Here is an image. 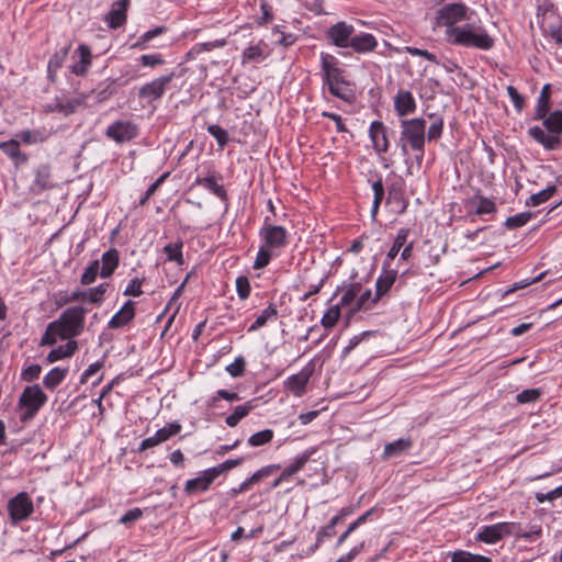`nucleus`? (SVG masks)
Returning a JSON list of instances; mask_svg holds the SVG:
<instances>
[{"label": "nucleus", "mask_w": 562, "mask_h": 562, "mask_svg": "<svg viewBox=\"0 0 562 562\" xmlns=\"http://www.w3.org/2000/svg\"><path fill=\"white\" fill-rule=\"evenodd\" d=\"M254 408L251 402H247L243 405H238L234 408V412L228 415L225 419V423L229 427H236L238 423L246 417L250 411Z\"/></svg>", "instance_id": "nucleus-33"}, {"label": "nucleus", "mask_w": 562, "mask_h": 562, "mask_svg": "<svg viewBox=\"0 0 562 562\" xmlns=\"http://www.w3.org/2000/svg\"><path fill=\"white\" fill-rule=\"evenodd\" d=\"M451 562H492V559L469 551L458 550L452 553Z\"/></svg>", "instance_id": "nucleus-37"}, {"label": "nucleus", "mask_w": 562, "mask_h": 562, "mask_svg": "<svg viewBox=\"0 0 562 562\" xmlns=\"http://www.w3.org/2000/svg\"><path fill=\"white\" fill-rule=\"evenodd\" d=\"M468 8L463 3H451L437 11L436 25L456 29V24L463 21L467 16Z\"/></svg>", "instance_id": "nucleus-7"}, {"label": "nucleus", "mask_w": 562, "mask_h": 562, "mask_svg": "<svg viewBox=\"0 0 562 562\" xmlns=\"http://www.w3.org/2000/svg\"><path fill=\"white\" fill-rule=\"evenodd\" d=\"M181 425L177 422L170 423L166 425L165 427L157 430L160 438L164 440H168L170 437L176 436L180 432Z\"/></svg>", "instance_id": "nucleus-55"}, {"label": "nucleus", "mask_w": 562, "mask_h": 562, "mask_svg": "<svg viewBox=\"0 0 562 562\" xmlns=\"http://www.w3.org/2000/svg\"><path fill=\"white\" fill-rule=\"evenodd\" d=\"M378 46V42L372 34L362 33L360 35H352L349 47L356 53H369L373 52Z\"/></svg>", "instance_id": "nucleus-22"}, {"label": "nucleus", "mask_w": 562, "mask_h": 562, "mask_svg": "<svg viewBox=\"0 0 562 562\" xmlns=\"http://www.w3.org/2000/svg\"><path fill=\"white\" fill-rule=\"evenodd\" d=\"M315 452L314 449H308L302 454L297 456L293 462L281 472V480H288L290 476L301 471Z\"/></svg>", "instance_id": "nucleus-28"}, {"label": "nucleus", "mask_w": 562, "mask_h": 562, "mask_svg": "<svg viewBox=\"0 0 562 562\" xmlns=\"http://www.w3.org/2000/svg\"><path fill=\"white\" fill-rule=\"evenodd\" d=\"M413 441L411 438H400L393 442H389L384 446L382 458L384 460L395 458L411 449Z\"/></svg>", "instance_id": "nucleus-25"}, {"label": "nucleus", "mask_w": 562, "mask_h": 562, "mask_svg": "<svg viewBox=\"0 0 562 562\" xmlns=\"http://www.w3.org/2000/svg\"><path fill=\"white\" fill-rule=\"evenodd\" d=\"M130 0H120L113 3L111 10L105 16V21L111 29L121 27L126 22V11Z\"/></svg>", "instance_id": "nucleus-19"}, {"label": "nucleus", "mask_w": 562, "mask_h": 562, "mask_svg": "<svg viewBox=\"0 0 562 562\" xmlns=\"http://www.w3.org/2000/svg\"><path fill=\"white\" fill-rule=\"evenodd\" d=\"M540 120L548 133L540 126H532L528 130V135L547 150L559 148L562 145V111L549 112Z\"/></svg>", "instance_id": "nucleus-3"}, {"label": "nucleus", "mask_w": 562, "mask_h": 562, "mask_svg": "<svg viewBox=\"0 0 562 562\" xmlns=\"http://www.w3.org/2000/svg\"><path fill=\"white\" fill-rule=\"evenodd\" d=\"M408 232L406 229H400L392 247L390 248L386 259L390 263L392 260L395 259V257L398 255L401 248L404 246L407 239Z\"/></svg>", "instance_id": "nucleus-42"}, {"label": "nucleus", "mask_w": 562, "mask_h": 562, "mask_svg": "<svg viewBox=\"0 0 562 562\" xmlns=\"http://www.w3.org/2000/svg\"><path fill=\"white\" fill-rule=\"evenodd\" d=\"M245 359L243 357H237L233 363L226 367V371L233 376V378H239L243 376L245 373Z\"/></svg>", "instance_id": "nucleus-54"}, {"label": "nucleus", "mask_w": 562, "mask_h": 562, "mask_svg": "<svg viewBox=\"0 0 562 562\" xmlns=\"http://www.w3.org/2000/svg\"><path fill=\"white\" fill-rule=\"evenodd\" d=\"M311 375L312 370L303 369L301 372L290 375L284 382V386L295 396H302L305 393Z\"/></svg>", "instance_id": "nucleus-18"}, {"label": "nucleus", "mask_w": 562, "mask_h": 562, "mask_svg": "<svg viewBox=\"0 0 562 562\" xmlns=\"http://www.w3.org/2000/svg\"><path fill=\"white\" fill-rule=\"evenodd\" d=\"M183 243L178 240L177 243L167 244L164 247V252L167 255V260L175 261L178 265L183 263V255H182Z\"/></svg>", "instance_id": "nucleus-36"}, {"label": "nucleus", "mask_w": 562, "mask_h": 562, "mask_svg": "<svg viewBox=\"0 0 562 562\" xmlns=\"http://www.w3.org/2000/svg\"><path fill=\"white\" fill-rule=\"evenodd\" d=\"M271 254L266 247H260L254 262V269L259 270L267 267L270 262Z\"/></svg>", "instance_id": "nucleus-56"}, {"label": "nucleus", "mask_w": 562, "mask_h": 562, "mask_svg": "<svg viewBox=\"0 0 562 562\" xmlns=\"http://www.w3.org/2000/svg\"><path fill=\"white\" fill-rule=\"evenodd\" d=\"M476 540L490 544L499 541L501 537L496 524L482 527V529L476 535Z\"/></svg>", "instance_id": "nucleus-38"}, {"label": "nucleus", "mask_w": 562, "mask_h": 562, "mask_svg": "<svg viewBox=\"0 0 562 562\" xmlns=\"http://www.w3.org/2000/svg\"><path fill=\"white\" fill-rule=\"evenodd\" d=\"M266 58L261 43L250 45L243 52V64L247 61L260 63Z\"/></svg>", "instance_id": "nucleus-40"}, {"label": "nucleus", "mask_w": 562, "mask_h": 562, "mask_svg": "<svg viewBox=\"0 0 562 562\" xmlns=\"http://www.w3.org/2000/svg\"><path fill=\"white\" fill-rule=\"evenodd\" d=\"M355 33V27L344 21L333 24L326 31V37L330 43L340 48L349 47L350 40Z\"/></svg>", "instance_id": "nucleus-11"}, {"label": "nucleus", "mask_w": 562, "mask_h": 562, "mask_svg": "<svg viewBox=\"0 0 562 562\" xmlns=\"http://www.w3.org/2000/svg\"><path fill=\"white\" fill-rule=\"evenodd\" d=\"M361 290V284L360 283H352L349 289H347L345 291V293L342 294L341 299H340V302L337 304V305H340V308L342 306H348L350 305L357 297L358 293L360 292Z\"/></svg>", "instance_id": "nucleus-52"}, {"label": "nucleus", "mask_w": 562, "mask_h": 562, "mask_svg": "<svg viewBox=\"0 0 562 562\" xmlns=\"http://www.w3.org/2000/svg\"><path fill=\"white\" fill-rule=\"evenodd\" d=\"M138 134L137 125L131 121H115L108 126L105 135L116 143H125Z\"/></svg>", "instance_id": "nucleus-10"}, {"label": "nucleus", "mask_w": 562, "mask_h": 562, "mask_svg": "<svg viewBox=\"0 0 562 562\" xmlns=\"http://www.w3.org/2000/svg\"><path fill=\"white\" fill-rule=\"evenodd\" d=\"M273 439V431L271 429H265L251 435L248 439V443L251 447H260L269 443Z\"/></svg>", "instance_id": "nucleus-48"}, {"label": "nucleus", "mask_w": 562, "mask_h": 562, "mask_svg": "<svg viewBox=\"0 0 562 562\" xmlns=\"http://www.w3.org/2000/svg\"><path fill=\"white\" fill-rule=\"evenodd\" d=\"M401 127L398 146L401 147L402 155H408V147L414 151H420L422 146H425L426 121L420 117L402 120Z\"/></svg>", "instance_id": "nucleus-4"}, {"label": "nucleus", "mask_w": 562, "mask_h": 562, "mask_svg": "<svg viewBox=\"0 0 562 562\" xmlns=\"http://www.w3.org/2000/svg\"><path fill=\"white\" fill-rule=\"evenodd\" d=\"M67 53H68V49L63 48L53 55V57L48 61L49 74H52L53 71H56L58 68L61 67V65L67 56Z\"/></svg>", "instance_id": "nucleus-57"}, {"label": "nucleus", "mask_w": 562, "mask_h": 562, "mask_svg": "<svg viewBox=\"0 0 562 562\" xmlns=\"http://www.w3.org/2000/svg\"><path fill=\"white\" fill-rule=\"evenodd\" d=\"M278 469H280V465L279 464H270V465H266L261 469H259L258 471H256L255 473H252L249 477H248V481L250 482L251 485L254 484H257L259 483L261 480L270 476L273 472H276Z\"/></svg>", "instance_id": "nucleus-50"}, {"label": "nucleus", "mask_w": 562, "mask_h": 562, "mask_svg": "<svg viewBox=\"0 0 562 562\" xmlns=\"http://www.w3.org/2000/svg\"><path fill=\"white\" fill-rule=\"evenodd\" d=\"M33 503L25 492L19 493L8 504V510L13 524L25 520L33 513Z\"/></svg>", "instance_id": "nucleus-9"}, {"label": "nucleus", "mask_w": 562, "mask_h": 562, "mask_svg": "<svg viewBox=\"0 0 562 562\" xmlns=\"http://www.w3.org/2000/svg\"><path fill=\"white\" fill-rule=\"evenodd\" d=\"M321 65L323 80L330 94L347 103L353 102L355 93L344 76V70L338 67L337 58L330 54L322 53Z\"/></svg>", "instance_id": "nucleus-1"}, {"label": "nucleus", "mask_w": 562, "mask_h": 562, "mask_svg": "<svg viewBox=\"0 0 562 562\" xmlns=\"http://www.w3.org/2000/svg\"><path fill=\"white\" fill-rule=\"evenodd\" d=\"M369 135L376 153L382 154L389 150L386 127L381 121H373L371 123Z\"/></svg>", "instance_id": "nucleus-16"}, {"label": "nucleus", "mask_w": 562, "mask_h": 562, "mask_svg": "<svg viewBox=\"0 0 562 562\" xmlns=\"http://www.w3.org/2000/svg\"><path fill=\"white\" fill-rule=\"evenodd\" d=\"M541 394L540 389H527L517 394L516 401L519 404L535 403L540 398Z\"/></svg>", "instance_id": "nucleus-51"}, {"label": "nucleus", "mask_w": 562, "mask_h": 562, "mask_svg": "<svg viewBox=\"0 0 562 562\" xmlns=\"http://www.w3.org/2000/svg\"><path fill=\"white\" fill-rule=\"evenodd\" d=\"M67 374V369L53 368L43 379V384L48 390L57 387Z\"/></svg>", "instance_id": "nucleus-32"}, {"label": "nucleus", "mask_w": 562, "mask_h": 562, "mask_svg": "<svg viewBox=\"0 0 562 562\" xmlns=\"http://www.w3.org/2000/svg\"><path fill=\"white\" fill-rule=\"evenodd\" d=\"M102 267L100 276L109 278L113 274L120 262V252L116 248H110L101 257Z\"/></svg>", "instance_id": "nucleus-23"}, {"label": "nucleus", "mask_w": 562, "mask_h": 562, "mask_svg": "<svg viewBox=\"0 0 562 562\" xmlns=\"http://www.w3.org/2000/svg\"><path fill=\"white\" fill-rule=\"evenodd\" d=\"M87 312L88 310L81 305L68 307L61 312L55 322L63 333V340L75 339L81 335Z\"/></svg>", "instance_id": "nucleus-5"}, {"label": "nucleus", "mask_w": 562, "mask_h": 562, "mask_svg": "<svg viewBox=\"0 0 562 562\" xmlns=\"http://www.w3.org/2000/svg\"><path fill=\"white\" fill-rule=\"evenodd\" d=\"M465 207H473V211L469 212V215H487L494 214L497 211L496 204L492 199L483 196L477 191L472 198L464 201Z\"/></svg>", "instance_id": "nucleus-14"}, {"label": "nucleus", "mask_w": 562, "mask_h": 562, "mask_svg": "<svg viewBox=\"0 0 562 562\" xmlns=\"http://www.w3.org/2000/svg\"><path fill=\"white\" fill-rule=\"evenodd\" d=\"M397 279V271L390 268V262L384 260L382 273L375 282V295L372 303H376L383 295H385Z\"/></svg>", "instance_id": "nucleus-13"}, {"label": "nucleus", "mask_w": 562, "mask_h": 562, "mask_svg": "<svg viewBox=\"0 0 562 562\" xmlns=\"http://www.w3.org/2000/svg\"><path fill=\"white\" fill-rule=\"evenodd\" d=\"M78 349V342L75 339L67 340L63 346L52 349L46 357L48 363L71 357Z\"/></svg>", "instance_id": "nucleus-27"}, {"label": "nucleus", "mask_w": 562, "mask_h": 562, "mask_svg": "<svg viewBox=\"0 0 562 562\" xmlns=\"http://www.w3.org/2000/svg\"><path fill=\"white\" fill-rule=\"evenodd\" d=\"M140 63L145 67H155L162 65L165 60L160 54L142 55Z\"/></svg>", "instance_id": "nucleus-63"}, {"label": "nucleus", "mask_w": 562, "mask_h": 562, "mask_svg": "<svg viewBox=\"0 0 562 562\" xmlns=\"http://www.w3.org/2000/svg\"><path fill=\"white\" fill-rule=\"evenodd\" d=\"M372 190H373L374 196H373L371 216L374 220L379 212L381 202L383 201L384 194H385L384 186H383V182L381 179H378L376 181H374L372 183Z\"/></svg>", "instance_id": "nucleus-39"}, {"label": "nucleus", "mask_w": 562, "mask_h": 562, "mask_svg": "<svg viewBox=\"0 0 562 562\" xmlns=\"http://www.w3.org/2000/svg\"><path fill=\"white\" fill-rule=\"evenodd\" d=\"M278 315L277 306L270 303L256 321L249 326L248 331H255L260 327L265 326L270 318H276Z\"/></svg>", "instance_id": "nucleus-35"}, {"label": "nucleus", "mask_w": 562, "mask_h": 562, "mask_svg": "<svg viewBox=\"0 0 562 562\" xmlns=\"http://www.w3.org/2000/svg\"><path fill=\"white\" fill-rule=\"evenodd\" d=\"M46 401L47 396L38 384L26 386L19 398L21 422L33 419Z\"/></svg>", "instance_id": "nucleus-6"}, {"label": "nucleus", "mask_w": 562, "mask_h": 562, "mask_svg": "<svg viewBox=\"0 0 562 562\" xmlns=\"http://www.w3.org/2000/svg\"><path fill=\"white\" fill-rule=\"evenodd\" d=\"M16 137H19L26 145H34L44 143L49 137V132H47L45 128L26 130L21 131Z\"/></svg>", "instance_id": "nucleus-31"}, {"label": "nucleus", "mask_w": 562, "mask_h": 562, "mask_svg": "<svg viewBox=\"0 0 562 562\" xmlns=\"http://www.w3.org/2000/svg\"><path fill=\"white\" fill-rule=\"evenodd\" d=\"M429 117L434 120L427 131V139L431 142L438 139L441 136L443 130V120L441 116H437L435 114H430Z\"/></svg>", "instance_id": "nucleus-47"}, {"label": "nucleus", "mask_w": 562, "mask_h": 562, "mask_svg": "<svg viewBox=\"0 0 562 562\" xmlns=\"http://www.w3.org/2000/svg\"><path fill=\"white\" fill-rule=\"evenodd\" d=\"M550 111V85L547 83L542 87L540 95L537 100L533 120H540L546 116Z\"/></svg>", "instance_id": "nucleus-30"}, {"label": "nucleus", "mask_w": 562, "mask_h": 562, "mask_svg": "<svg viewBox=\"0 0 562 562\" xmlns=\"http://www.w3.org/2000/svg\"><path fill=\"white\" fill-rule=\"evenodd\" d=\"M173 78L175 72H170L143 85L138 90V97L149 103L160 99Z\"/></svg>", "instance_id": "nucleus-8"}, {"label": "nucleus", "mask_w": 562, "mask_h": 562, "mask_svg": "<svg viewBox=\"0 0 562 562\" xmlns=\"http://www.w3.org/2000/svg\"><path fill=\"white\" fill-rule=\"evenodd\" d=\"M142 283L143 281L139 280L138 278L132 279L126 289L124 290L123 294L128 296H139L143 293Z\"/></svg>", "instance_id": "nucleus-62"}, {"label": "nucleus", "mask_w": 562, "mask_h": 562, "mask_svg": "<svg viewBox=\"0 0 562 562\" xmlns=\"http://www.w3.org/2000/svg\"><path fill=\"white\" fill-rule=\"evenodd\" d=\"M196 183L203 186L204 188L210 190L212 193H214L220 199L226 200L227 194H226L224 187L218 184L214 177H206V178L198 179Z\"/></svg>", "instance_id": "nucleus-41"}, {"label": "nucleus", "mask_w": 562, "mask_h": 562, "mask_svg": "<svg viewBox=\"0 0 562 562\" xmlns=\"http://www.w3.org/2000/svg\"><path fill=\"white\" fill-rule=\"evenodd\" d=\"M335 527L336 524H333L331 520H329L326 526L321 527L316 533L317 542H324L326 539L333 537L336 533Z\"/></svg>", "instance_id": "nucleus-61"}, {"label": "nucleus", "mask_w": 562, "mask_h": 562, "mask_svg": "<svg viewBox=\"0 0 562 562\" xmlns=\"http://www.w3.org/2000/svg\"><path fill=\"white\" fill-rule=\"evenodd\" d=\"M207 132L216 139L220 148H224L228 143V133L217 124L207 126Z\"/></svg>", "instance_id": "nucleus-49"}, {"label": "nucleus", "mask_w": 562, "mask_h": 562, "mask_svg": "<svg viewBox=\"0 0 562 562\" xmlns=\"http://www.w3.org/2000/svg\"><path fill=\"white\" fill-rule=\"evenodd\" d=\"M135 317V303L127 301L123 307L116 312L110 319L108 327L111 329H117L127 325Z\"/></svg>", "instance_id": "nucleus-21"}, {"label": "nucleus", "mask_w": 562, "mask_h": 562, "mask_svg": "<svg viewBox=\"0 0 562 562\" xmlns=\"http://www.w3.org/2000/svg\"><path fill=\"white\" fill-rule=\"evenodd\" d=\"M100 270L101 269L99 260H93L92 262H90V265L85 269L80 278L81 284L89 285L93 283Z\"/></svg>", "instance_id": "nucleus-46"}, {"label": "nucleus", "mask_w": 562, "mask_h": 562, "mask_svg": "<svg viewBox=\"0 0 562 562\" xmlns=\"http://www.w3.org/2000/svg\"><path fill=\"white\" fill-rule=\"evenodd\" d=\"M448 41L458 46L490 50L494 46V38L481 25L464 24L456 29H447Z\"/></svg>", "instance_id": "nucleus-2"}, {"label": "nucleus", "mask_w": 562, "mask_h": 562, "mask_svg": "<svg viewBox=\"0 0 562 562\" xmlns=\"http://www.w3.org/2000/svg\"><path fill=\"white\" fill-rule=\"evenodd\" d=\"M394 109L398 116H407L416 111V101L408 90H400L394 98Z\"/></svg>", "instance_id": "nucleus-17"}, {"label": "nucleus", "mask_w": 562, "mask_h": 562, "mask_svg": "<svg viewBox=\"0 0 562 562\" xmlns=\"http://www.w3.org/2000/svg\"><path fill=\"white\" fill-rule=\"evenodd\" d=\"M78 60L71 66V71L78 76H82L87 72L91 65V50L90 48L81 44L77 49Z\"/></svg>", "instance_id": "nucleus-26"}, {"label": "nucleus", "mask_w": 562, "mask_h": 562, "mask_svg": "<svg viewBox=\"0 0 562 562\" xmlns=\"http://www.w3.org/2000/svg\"><path fill=\"white\" fill-rule=\"evenodd\" d=\"M161 442H164V440L160 438V436L156 431L154 436L148 437V438L142 440V442H140L139 447H138V452H143V451H145L147 449L156 447V446H158Z\"/></svg>", "instance_id": "nucleus-64"}, {"label": "nucleus", "mask_w": 562, "mask_h": 562, "mask_svg": "<svg viewBox=\"0 0 562 562\" xmlns=\"http://www.w3.org/2000/svg\"><path fill=\"white\" fill-rule=\"evenodd\" d=\"M340 305H333L329 307L322 317V325L325 328H333L340 318Z\"/></svg>", "instance_id": "nucleus-45"}, {"label": "nucleus", "mask_w": 562, "mask_h": 562, "mask_svg": "<svg viewBox=\"0 0 562 562\" xmlns=\"http://www.w3.org/2000/svg\"><path fill=\"white\" fill-rule=\"evenodd\" d=\"M236 290H237L238 296L241 300H245L249 296L250 283H249V280L247 277L241 276L236 279Z\"/></svg>", "instance_id": "nucleus-58"}, {"label": "nucleus", "mask_w": 562, "mask_h": 562, "mask_svg": "<svg viewBox=\"0 0 562 562\" xmlns=\"http://www.w3.org/2000/svg\"><path fill=\"white\" fill-rule=\"evenodd\" d=\"M261 235L266 245L270 248H280L286 244L288 232L283 226L266 225L261 231Z\"/></svg>", "instance_id": "nucleus-15"}, {"label": "nucleus", "mask_w": 562, "mask_h": 562, "mask_svg": "<svg viewBox=\"0 0 562 562\" xmlns=\"http://www.w3.org/2000/svg\"><path fill=\"white\" fill-rule=\"evenodd\" d=\"M557 192L555 186H549L544 190L531 194L529 200L526 202L527 205L538 206L544 202H547L554 193Z\"/></svg>", "instance_id": "nucleus-43"}, {"label": "nucleus", "mask_w": 562, "mask_h": 562, "mask_svg": "<svg viewBox=\"0 0 562 562\" xmlns=\"http://www.w3.org/2000/svg\"><path fill=\"white\" fill-rule=\"evenodd\" d=\"M215 479L216 476L213 474L212 469H207L203 471L200 476L188 480L184 486V491L188 494L205 492L209 490Z\"/></svg>", "instance_id": "nucleus-20"}, {"label": "nucleus", "mask_w": 562, "mask_h": 562, "mask_svg": "<svg viewBox=\"0 0 562 562\" xmlns=\"http://www.w3.org/2000/svg\"><path fill=\"white\" fill-rule=\"evenodd\" d=\"M533 217V213L531 212H522L518 213L514 216H509L505 221V226L508 229H516L526 225Z\"/></svg>", "instance_id": "nucleus-44"}, {"label": "nucleus", "mask_w": 562, "mask_h": 562, "mask_svg": "<svg viewBox=\"0 0 562 562\" xmlns=\"http://www.w3.org/2000/svg\"><path fill=\"white\" fill-rule=\"evenodd\" d=\"M41 372L42 368L40 364H31L22 371L21 379L25 382H32L38 379Z\"/></svg>", "instance_id": "nucleus-60"}, {"label": "nucleus", "mask_w": 562, "mask_h": 562, "mask_svg": "<svg viewBox=\"0 0 562 562\" xmlns=\"http://www.w3.org/2000/svg\"><path fill=\"white\" fill-rule=\"evenodd\" d=\"M57 338L63 339V333L54 321L46 326V329L41 338L40 346H53L56 344Z\"/></svg>", "instance_id": "nucleus-34"}, {"label": "nucleus", "mask_w": 562, "mask_h": 562, "mask_svg": "<svg viewBox=\"0 0 562 562\" xmlns=\"http://www.w3.org/2000/svg\"><path fill=\"white\" fill-rule=\"evenodd\" d=\"M386 202L390 204H396L398 206L397 213L402 214L406 211L408 202L404 198L403 183L396 182L387 187V199Z\"/></svg>", "instance_id": "nucleus-24"}, {"label": "nucleus", "mask_w": 562, "mask_h": 562, "mask_svg": "<svg viewBox=\"0 0 562 562\" xmlns=\"http://www.w3.org/2000/svg\"><path fill=\"white\" fill-rule=\"evenodd\" d=\"M506 90H507V93H508L510 100L514 103L515 109L517 110L518 113H520L525 105L524 97L513 86H508Z\"/></svg>", "instance_id": "nucleus-59"}, {"label": "nucleus", "mask_w": 562, "mask_h": 562, "mask_svg": "<svg viewBox=\"0 0 562 562\" xmlns=\"http://www.w3.org/2000/svg\"><path fill=\"white\" fill-rule=\"evenodd\" d=\"M0 149L10 158L14 159L16 165L25 164L29 160L27 155L20 150V145L16 139L0 143Z\"/></svg>", "instance_id": "nucleus-29"}, {"label": "nucleus", "mask_w": 562, "mask_h": 562, "mask_svg": "<svg viewBox=\"0 0 562 562\" xmlns=\"http://www.w3.org/2000/svg\"><path fill=\"white\" fill-rule=\"evenodd\" d=\"M55 187V182L52 175V167L49 164L40 165L34 170V180L30 187L34 194H41L46 190H50Z\"/></svg>", "instance_id": "nucleus-12"}, {"label": "nucleus", "mask_w": 562, "mask_h": 562, "mask_svg": "<svg viewBox=\"0 0 562 562\" xmlns=\"http://www.w3.org/2000/svg\"><path fill=\"white\" fill-rule=\"evenodd\" d=\"M243 462H244V458L228 459L211 469H212L213 474H215V476L217 477L221 474L240 465Z\"/></svg>", "instance_id": "nucleus-53"}]
</instances>
